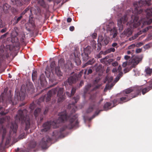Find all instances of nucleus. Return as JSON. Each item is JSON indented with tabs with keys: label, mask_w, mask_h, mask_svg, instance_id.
I'll return each instance as SVG.
<instances>
[{
	"label": "nucleus",
	"mask_w": 152,
	"mask_h": 152,
	"mask_svg": "<svg viewBox=\"0 0 152 152\" xmlns=\"http://www.w3.org/2000/svg\"><path fill=\"white\" fill-rule=\"evenodd\" d=\"M133 91L132 88H129L124 90L121 94V96L119 99L118 103L122 104L136 97Z\"/></svg>",
	"instance_id": "obj_4"
},
{
	"label": "nucleus",
	"mask_w": 152,
	"mask_h": 152,
	"mask_svg": "<svg viewBox=\"0 0 152 152\" xmlns=\"http://www.w3.org/2000/svg\"><path fill=\"white\" fill-rule=\"evenodd\" d=\"M41 109L40 108H37L35 110L34 114L36 118L39 114L41 112Z\"/></svg>",
	"instance_id": "obj_34"
},
{
	"label": "nucleus",
	"mask_w": 152,
	"mask_h": 152,
	"mask_svg": "<svg viewBox=\"0 0 152 152\" xmlns=\"http://www.w3.org/2000/svg\"><path fill=\"white\" fill-rule=\"evenodd\" d=\"M29 22L33 27H34L35 26L34 21L32 17H31L29 18Z\"/></svg>",
	"instance_id": "obj_42"
},
{
	"label": "nucleus",
	"mask_w": 152,
	"mask_h": 152,
	"mask_svg": "<svg viewBox=\"0 0 152 152\" xmlns=\"http://www.w3.org/2000/svg\"><path fill=\"white\" fill-rule=\"evenodd\" d=\"M8 34V33L7 32L6 33L4 34L3 35H2L0 37V39H3L5 38L6 37L7 35Z\"/></svg>",
	"instance_id": "obj_51"
},
{
	"label": "nucleus",
	"mask_w": 152,
	"mask_h": 152,
	"mask_svg": "<svg viewBox=\"0 0 152 152\" xmlns=\"http://www.w3.org/2000/svg\"><path fill=\"white\" fill-rule=\"evenodd\" d=\"M40 83L42 86H45L46 84V81L45 80V75L43 74H42L39 78Z\"/></svg>",
	"instance_id": "obj_20"
},
{
	"label": "nucleus",
	"mask_w": 152,
	"mask_h": 152,
	"mask_svg": "<svg viewBox=\"0 0 152 152\" xmlns=\"http://www.w3.org/2000/svg\"><path fill=\"white\" fill-rule=\"evenodd\" d=\"M117 70L119 73L115 78V81L116 82H118L123 75V73L121 71L122 67L120 65L118 66Z\"/></svg>",
	"instance_id": "obj_18"
},
{
	"label": "nucleus",
	"mask_w": 152,
	"mask_h": 152,
	"mask_svg": "<svg viewBox=\"0 0 152 152\" xmlns=\"http://www.w3.org/2000/svg\"><path fill=\"white\" fill-rule=\"evenodd\" d=\"M4 26V25L2 21L0 19V28H2Z\"/></svg>",
	"instance_id": "obj_55"
},
{
	"label": "nucleus",
	"mask_w": 152,
	"mask_h": 152,
	"mask_svg": "<svg viewBox=\"0 0 152 152\" xmlns=\"http://www.w3.org/2000/svg\"><path fill=\"white\" fill-rule=\"evenodd\" d=\"M28 111L26 109L23 110H19L18 112V114L15 117V122L14 123H11L10 128L11 131H13L14 133H16L18 126L16 122H19L21 121L22 123H25L26 125L25 130L27 131L30 128V119L27 115ZM11 130H10L11 132Z\"/></svg>",
	"instance_id": "obj_3"
},
{
	"label": "nucleus",
	"mask_w": 152,
	"mask_h": 152,
	"mask_svg": "<svg viewBox=\"0 0 152 152\" xmlns=\"http://www.w3.org/2000/svg\"><path fill=\"white\" fill-rule=\"evenodd\" d=\"M105 80H106V81H108V82L109 83H110L113 81V77H106Z\"/></svg>",
	"instance_id": "obj_43"
},
{
	"label": "nucleus",
	"mask_w": 152,
	"mask_h": 152,
	"mask_svg": "<svg viewBox=\"0 0 152 152\" xmlns=\"http://www.w3.org/2000/svg\"><path fill=\"white\" fill-rule=\"evenodd\" d=\"M77 79V74H75L73 76L70 77L68 79V82L70 85L76 82Z\"/></svg>",
	"instance_id": "obj_16"
},
{
	"label": "nucleus",
	"mask_w": 152,
	"mask_h": 152,
	"mask_svg": "<svg viewBox=\"0 0 152 152\" xmlns=\"http://www.w3.org/2000/svg\"><path fill=\"white\" fill-rule=\"evenodd\" d=\"M118 100L119 99H114L112 101V102L113 104V106L112 107L115 106L118 104Z\"/></svg>",
	"instance_id": "obj_40"
},
{
	"label": "nucleus",
	"mask_w": 152,
	"mask_h": 152,
	"mask_svg": "<svg viewBox=\"0 0 152 152\" xmlns=\"http://www.w3.org/2000/svg\"><path fill=\"white\" fill-rule=\"evenodd\" d=\"M9 112V110H7L4 111H1L0 113V114L2 115H4L7 114Z\"/></svg>",
	"instance_id": "obj_46"
},
{
	"label": "nucleus",
	"mask_w": 152,
	"mask_h": 152,
	"mask_svg": "<svg viewBox=\"0 0 152 152\" xmlns=\"http://www.w3.org/2000/svg\"><path fill=\"white\" fill-rule=\"evenodd\" d=\"M150 1H139L138 2L134 3L135 7L133 13L134 14L131 16V23L134 28L139 26L141 27L146 24H150L152 23V8H149L144 10L140 8L146 5H150Z\"/></svg>",
	"instance_id": "obj_1"
},
{
	"label": "nucleus",
	"mask_w": 152,
	"mask_h": 152,
	"mask_svg": "<svg viewBox=\"0 0 152 152\" xmlns=\"http://www.w3.org/2000/svg\"><path fill=\"white\" fill-rule=\"evenodd\" d=\"M102 44L101 43H98L97 44V50L98 51H99L102 48Z\"/></svg>",
	"instance_id": "obj_48"
},
{
	"label": "nucleus",
	"mask_w": 152,
	"mask_h": 152,
	"mask_svg": "<svg viewBox=\"0 0 152 152\" xmlns=\"http://www.w3.org/2000/svg\"><path fill=\"white\" fill-rule=\"evenodd\" d=\"M95 62V60L94 58H91L85 64L83 65L82 66L83 68H84L86 66L92 65Z\"/></svg>",
	"instance_id": "obj_21"
},
{
	"label": "nucleus",
	"mask_w": 152,
	"mask_h": 152,
	"mask_svg": "<svg viewBox=\"0 0 152 152\" xmlns=\"http://www.w3.org/2000/svg\"><path fill=\"white\" fill-rule=\"evenodd\" d=\"M147 84H148L149 85L148 86V88H149L150 89V90L152 89V80L151 81L149 82Z\"/></svg>",
	"instance_id": "obj_47"
},
{
	"label": "nucleus",
	"mask_w": 152,
	"mask_h": 152,
	"mask_svg": "<svg viewBox=\"0 0 152 152\" xmlns=\"http://www.w3.org/2000/svg\"><path fill=\"white\" fill-rule=\"evenodd\" d=\"M80 98V97L79 96L77 95L75 97H74L73 98V99L75 101V102H72L71 104L73 106H74L75 107V104L79 100Z\"/></svg>",
	"instance_id": "obj_36"
},
{
	"label": "nucleus",
	"mask_w": 152,
	"mask_h": 152,
	"mask_svg": "<svg viewBox=\"0 0 152 152\" xmlns=\"http://www.w3.org/2000/svg\"><path fill=\"white\" fill-rule=\"evenodd\" d=\"M115 51V49L113 48H111L109 49H107L106 51V52L107 53H109L111 52H114Z\"/></svg>",
	"instance_id": "obj_41"
},
{
	"label": "nucleus",
	"mask_w": 152,
	"mask_h": 152,
	"mask_svg": "<svg viewBox=\"0 0 152 152\" xmlns=\"http://www.w3.org/2000/svg\"><path fill=\"white\" fill-rule=\"evenodd\" d=\"M37 143L35 141H31L30 144V148H34L36 146Z\"/></svg>",
	"instance_id": "obj_37"
},
{
	"label": "nucleus",
	"mask_w": 152,
	"mask_h": 152,
	"mask_svg": "<svg viewBox=\"0 0 152 152\" xmlns=\"http://www.w3.org/2000/svg\"><path fill=\"white\" fill-rule=\"evenodd\" d=\"M95 105H93L92 106H90L87 110V113H89L93 111Z\"/></svg>",
	"instance_id": "obj_39"
},
{
	"label": "nucleus",
	"mask_w": 152,
	"mask_h": 152,
	"mask_svg": "<svg viewBox=\"0 0 152 152\" xmlns=\"http://www.w3.org/2000/svg\"><path fill=\"white\" fill-rule=\"evenodd\" d=\"M99 81L100 80L99 79H97L94 81L93 83L94 85L97 84L94 88L92 87L91 84H88L85 86L84 91V93H88L90 94V91H94L99 88L101 86V85L98 84Z\"/></svg>",
	"instance_id": "obj_8"
},
{
	"label": "nucleus",
	"mask_w": 152,
	"mask_h": 152,
	"mask_svg": "<svg viewBox=\"0 0 152 152\" xmlns=\"http://www.w3.org/2000/svg\"><path fill=\"white\" fill-rule=\"evenodd\" d=\"M13 4L16 5L17 7H20L23 5V1H11Z\"/></svg>",
	"instance_id": "obj_29"
},
{
	"label": "nucleus",
	"mask_w": 152,
	"mask_h": 152,
	"mask_svg": "<svg viewBox=\"0 0 152 152\" xmlns=\"http://www.w3.org/2000/svg\"><path fill=\"white\" fill-rule=\"evenodd\" d=\"M57 88L52 89L49 91L47 93L46 95H44L41 96L39 99H38L37 103L40 105V103L43 102L45 99L46 102H48L50 101L51 99V97L53 94L56 93Z\"/></svg>",
	"instance_id": "obj_6"
},
{
	"label": "nucleus",
	"mask_w": 152,
	"mask_h": 152,
	"mask_svg": "<svg viewBox=\"0 0 152 152\" xmlns=\"http://www.w3.org/2000/svg\"><path fill=\"white\" fill-rule=\"evenodd\" d=\"M97 36V34L96 33H94L93 34L92 37L93 39H95L96 38Z\"/></svg>",
	"instance_id": "obj_63"
},
{
	"label": "nucleus",
	"mask_w": 152,
	"mask_h": 152,
	"mask_svg": "<svg viewBox=\"0 0 152 152\" xmlns=\"http://www.w3.org/2000/svg\"><path fill=\"white\" fill-rule=\"evenodd\" d=\"M37 77V72L36 71H34L32 74V80L34 82L36 81Z\"/></svg>",
	"instance_id": "obj_32"
},
{
	"label": "nucleus",
	"mask_w": 152,
	"mask_h": 152,
	"mask_svg": "<svg viewBox=\"0 0 152 152\" xmlns=\"http://www.w3.org/2000/svg\"><path fill=\"white\" fill-rule=\"evenodd\" d=\"M58 65L59 67H63L65 65V61L64 59L63 58H60L58 60Z\"/></svg>",
	"instance_id": "obj_23"
},
{
	"label": "nucleus",
	"mask_w": 152,
	"mask_h": 152,
	"mask_svg": "<svg viewBox=\"0 0 152 152\" xmlns=\"http://www.w3.org/2000/svg\"><path fill=\"white\" fill-rule=\"evenodd\" d=\"M6 49L7 52L8 50H10V46L9 45H6L5 48L4 45H2L0 47V67L1 66V58H8L9 57V54L8 53L4 52V50Z\"/></svg>",
	"instance_id": "obj_7"
},
{
	"label": "nucleus",
	"mask_w": 152,
	"mask_h": 152,
	"mask_svg": "<svg viewBox=\"0 0 152 152\" xmlns=\"http://www.w3.org/2000/svg\"><path fill=\"white\" fill-rule=\"evenodd\" d=\"M118 44L116 42L113 43L112 45V46L113 47H115L117 48L118 47L117 46Z\"/></svg>",
	"instance_id": "obj_59"
},
{
	"label": "nucleus",
	"mask_w": 152,
	"mask_h": 152,
	"mask_svg": "<svg viewBox=\"0 0 152 152\" xmlns=\"http://www.w3.org/2000/svg\"><path fill=\"white\" fill-rule=\"evenodd\" d=\"M25 94L24 92L21 91L20 92L16 93L14 100L12 99L11 97L9 98L7 101V102L12 103L13 105H15L20 100H23L24 99Z\"/></svg>",
	"instance_id": "obj_5"
},
{
	"label": "nucleus",
	"mask_w": 152,
	"mask_h": 152,
	"mask_svg": "<svg viewBox=\"0 0 152 152\" xmlns=\"http://www.w3.org/2000/svg\"><path fill=\"white\" fill-rule=\"evenodd\" d=\"M98 40L101 42V43L103 45H107L109 42V38L107 37H103L102 36H99L98 37Z\"/></svg>",
	"instance_id": "obj_14"
},
{
	"label": "nucleus",
	"mask_w": 152,
	"mask_h": 152,
	"mask_svg": "<svg viewBox=\"0 0 152 152\" xmlns=\"http://www.w3.org/2000/svg\"><path fill=\"white\" fill-rule=\"evenodd\" d=\"M112 65L113 66H115L118 65V63L117 62L115 61L112 63Z\"/></svg>",
	"instance_id": "obj_61"
},
{
	"label": "nucleus",
	"mask_w": 152,
	"mask_h": 152,
	"mask_svg": "<svg viewBox=\"0 0 152 152\" xmlns=\"http://www.w3.org/2000/svg\"><path fill=\"white\" fill-rule=\"evenodd\" d=\"M7 30V29L6 28H5L2 29L0 31V32L2 33H3L5 32Z\"/></svg>",
	"instance_id": "obj_54"
},
{
	"label": "nucleus",
	"mask_w": 152,
	"mask_h": 152,
	"mask_svg": "<svg viewBox=\"0 0 152 152\" xmlns=\"http://www.w3.org/2000/svg\"><path fill=\"white\" fill-rule=\"evenodd\" d=\"M142 59L138 56H136L132 60V63L133 65L135 66L137 65L139 62L141 61Z\"/></svg>",
	"instance_id": "obj_19"
},
{
	"label": "nucleus",
	"mask_w": 152,
	"mask_h": 152,
	"mask_svg": "<svg viewBox=\"0 0 152 152\" xmlns=\"http://www.w3.org/2000/svg\"><path fill=\"white\" fill-rule=\"evenodd\" d=\"M142 49L140 48H137L136 49V53H139L141 52Z\"/></svg>",
	"instance_id": "obj_58"
},
{
	"label": "nucleus",
	"mask_w": 152,
	"mask_h": 152,
	"mask_svg": "<svg viewBox=\"0 0 152 152\" xmlns=\"http://www.w3.org/2000/svg\"><path fill=\"white\" fill-rule=\"evenodd\" d=\"M136 47V45L135 44H133L128 47V49H131L133 48Z\"/></svg>",
	"instance_id": "obj_53"
},
{
	"label": "nucleus",
	"mask_w": 152,
	"mask_h": 152,
	"mask_svg": "<svg viewBox=\"0 0 152 152\" xmlns=\"http://www.w3.org/2000/svg\"><path fill=\"white\" fill-rule=\"evenodd\" d=\"M38 3H41L42 4H41V5L44 7H46V5L44 1H38Z\"/></svg>",
	"instance_id": "obj_49"
},
{
	"label": "nucleus",
	"mask_w": 152,
	"mask_h": 152,
	"mask_svg": "<svg viewBox=\"0 0 152 152\" xmlns=\"http://www.w3.org/2000/svg\"><path fill=\"white\" fill-rule=\"evenodd\" d=\"M102 110H99L98 111H96L95 113L92 116V117L91 118V119H92L94 118L96 115H98V114L100 113V112L101 111H102Z\"/></svg>",
	"instance_id": "obj_45"
},
{
	"label": "nucleus",
	"mask_w": 152,
	"mask_h": 152,
	"mask_svg": "<svg viewBox=\"0 0 152 152\" xmlns=\"http://www.w3.org/2000/svg\"><path fill=\"white\" fill-rule=\"evenodd\" d=\"M17 16H15L14 18V20H15V21L13 23L14 24H17L22 19V16L21 15L17 19Z\"/></svg>",
	"instance_id": "obj_35"
},
{
	"label": "nucleus",
	"mask_w": 152,
	"mask_h": 152,
	"mask_svg": "<svg viewBox=\"0 0 152 152\" xmlns=\"http://www.w3.org/2000/svg\"><path fill=\"white\" fill-rule=\"evenodd\" d=\"M24 135L25 133L24 132H23L19 136L18 138L20 139H22L24 138Z\"/></svg>",
	"instance_id": "obj_50"
},
{
	"label": "nucleus",
	"mask_w": 152,
	"mask_h": 152,
	"mask_svg": "<svg viewBox=\"0 0 152 152\" xmlns=\"http://www.w3.org/2000/svg\"><path fill=\"white\" fill-rule=\"evenodd\" d=\"M102 67V65L101 64H99L98 65L97 64H96L93 67V69L95 70L96 72H98L100 71Z\"/></svg>",
	"instance_id": "obj_26"
},
{
	"label": "nucleus",
	"mask_w": 152,
	"mask_h": 152,
	"mask_svg": "<svg viewBox=\"0 0 152 152\" xmlns=\"http://www.w3.org/2000/svg\"><path fill=\"white\" fill-rule=\"evenodd\" d=\"M110 24L113 25V27H110V25L109 24L107 27V30L110 31V35H113V38H115L117 35V30L116 27L114 26V23H111Z\"/></svg>",
	"instance_id": "obj_13"
},
{
	"label": "nucleus",
	"mask_w": 152,
	"mask_h": 152,
	"mask_svg": "<svg viewBox=\"0 0 152 152\" xmlns=\"http://www.w3.org/2000/svg\"><path fill=\"white\" fill-rule=\"evenodd\" d=\"M91 47L90 46H88L84 49L83 53L89 54L91 53Z\"/></svg>",
	"instance_id": "obj_33"
},
{
	"label": "nucleus",
	"mask_w": 152,
	"mask_h": 152,
	"mask_svg": "<svg viewBox=\"0 0 152 152\" xmlns=\"http://www.w3.org/2000/svg\"><path fill=\"white\" fill-rule=\"evenodd\" d=\"M55 73L58 76H60L62 75V73L60 70V67H56L55 69Z\"/></svg>",
	"instance_id": "obj_28"
},
{
	"label": "nucleus",
	"mask_w": 152,
	"mask_h": 152,
	"mask_svg": "<svg viewBox=\"0 0 152 152\" xmlns=\"http://www.w3.org/2000/svg\"><path fill=\"white\" fill-rule=\"evenodd\" d=\"M55 66H56V64H55V61H52L51 63L50 64V65L51 70L52 72H53V70H54V68H55V67H56Z\"/></svg>",
	"instance_id": "obj_38"
},
{
	"label": "nucleus",
	"mask_w": 152,
	"mask_h": 152,
	"mask_svg": "<svg viewBox=\"0 0 152 152\" xmlns=\"http://www.w3.org/2000/svg\"><path fill=\"white\" fill-rule=\"evenodd\" d=\"M92 72V70L91 69H89L88 70V72L87 73V75L91 74Z\"/></svg>",
	"instance_id": "obj_62"
},
{
	"label": "nucleus",
	"mask_w": 152,
	"mask_h": 152,
	"mask_svg": "<svg viewBox=\"0 0 152 152\" xmlns=\"http://www.w3.org/2000/svg\"><path fill=\"white\" fill-rule=\"evenodd\" d=\"M59 116L58 119L55 120L53 121H48L44 124L43 125V128L41 130L42 132H46L50 129V127L52 126L54 128L58 127L61 125L62 123L67 121L68 124L67 125L61 128L60 130V132L64 131L66 129H71L74 127L77 126L78 122L77 119V115H73L71 114L68 115L66 112L64 111L58 114Z\"/></svg>",
	"instance_id": "obj_2"
},
{
	"label": "nucleus",
	"mask_w": 152,
	"mask_h": 152,
	"mask_svg": "<svg viewBox=\"0 0 152 152\" xmlns=\"http://www.w3.org/2000/svg\"><path fill=\"white\" fill-rule=\"evenodd\" d=\"M145 72L147 75L151 76L152 73V69L150 68L149 67H146Z\"/></svg>",
	"instance_id": "obj_27"
},
{
	"label": "nucleus",
	"mask_w": 152,
	"mask_h": 152,
	"mask_svg": "<svg viewBox=\"0 0 152 152\" xmlns=\"http://www.w3.org/2000/svg\"><path fill=\"white\" fill-rule=\"evenodd\" d=\"M76 90V88L75 87H73L72 88L71 94H69V92H66V94L69 97H71L72 96H73L75 93Z\"/></svg>",
	"instance_id": "obj_30"
},
{
	"label": "nucleus",
	"mask_w": 152,
	"mask_h": 152,
	"mask_svg": "<svg viewBox=\"0 0 152 152\" xmlns=\"http://www.w3.org/2000/svg\"><path fill=\"white\" fill-rule=\"evenodd\" d=\"M10 6L7 4H4L3 7L0 6V13H2L4 12L5 13H7L10 10Z\"/></svg>",
	"instance_id": "obj_15"
},
{
	"label": "nucleus",
	"mask_w": 152,
	"mask_h": 152,
	"mask_svg": "<svg viewBox=\"0 0 152 152\" xmlns=\"http://www.w3.org/2000/svg\"><path fill=\"white\" fill-rule=\"evenodd\" d=\"M50 141V138L48 136H46L42 139L39 145L42 148H47L48 143Z\"/></svg>",
	"instance_id": "obj_11"
},
{
	"label": "nucleus",
	"mask_w": 152,
	"mask_h": 152,
	"mask_svg": "<svg viewBox=\"0 0 152 152\" xmlns=\"http://www.w3.org/2000/svg\"><path fill=\"white\" fill-rule=\"evenodd\" d=\"M81 56H82L83 61H87L89 58L88 54H86L85 53H82Z\"/></svg>",
	"instance_id": "obj_31"
},
{
	"label": "nucleus",
	"mask_w": 152,
	"mask_h": 152,
	"mask_svg": "<svg viewBox=\"0 0 152 152\" xmlns=\"http://www.w3.org/2000/svg\"><path fill=\"white\" fill-rule=\"evenodd\" d=\"M83 70H82L78 74H77V78H78L80 77L83 74Z\"/></svg>",
	"instance_id": "obj_52"
},
{
	"label": "nucleus",
	"mask_w": 152,
	"mask_h": 152,
	"mask_svg": "<svg viewBox=\"0 0 152 152\" xmlns=\"http://www.w3.org/2000/svg\"><path fill=\"white\" fill-rule=\"evenodd\" d=\"M35 107V105L34 102H33L30 104L29 108L31 110H32L34 109Z\"/></svg>",
	"instance_id": "obj_44"
},
{
	"label": "nucleus",
	"mask_w": 152,
	"mask_h": 152,
	"mask_svg": "<svg viewBox=\"0 0 152 152\" xmlns=\"http://www.w3.org/2000/svg\"><path fill=\"white\" fill-rule=\"evenodd\" d=\"M5 121V119L4 118H0V124L1 126V129L3 130V134L2 135V143H3L4 139L6 133V129L4 128L2 125V124Z\"/></svg>",
	"instance_id": "obj_17"
},
{
	"label": "nucleus",
	"mask_w": 152,
	"mask_h": 152,
	"mask_svg": "<svg viewBox=\"0 0 152 152\" xmlns=\"http://www.w3.org/2000/svg\"><path fill=\"white\" fill-rule=\"evenodd\" d=\"M54 5H58V4L60 2V1H54Z\"/></svg>",
	"instance_id": "obj_60"
},
{
	"label": "nucleus",
	"mask_w": 152,
	"mask_h": 152,
	"mask_svg": "<svg viewBox=\"0 0 152 152\" xmlns=\"http://www.w3.org/2000/svg\"><path fill=\"white\" fill-rule=\"evenodd\" d=\"M132 34V31L131 29L130 28H128L127 29H125L122 33V34L123 35H125L127 37H129Z\"/></svg>",
	"instance_id": "obj_22"
},
{
	"label": "nucleus",
	"mask_w": 152,
	"mask_h": 152,
	"mask_svg": "<svg viewBox=\"0 0 152 152\" xmlns=\"http://www.w3.org/2000/svg\"><path fill=\"white\" fill-rule=\"evenodd\" d=\"M72 55H74L75 56V58L74 60L76 64L77 65H80L81 64V61L79 58L77 56H76L75 53L72 54Z\"/></svg>",
	"instance_id": "obj_25"
},
{
	"label": "nucleus",
	"mask_w": 152,
	"mask_h": 152,
	"mask_svg": "<svg viewBox=\"0 0 152 152\" xmlns=\"http://www.w3.org/2000/svg\"><path fill=\"white\" fill-rule=\"evenodd\" d=\"M55 88H57L56 93L55 94H53L52 96L55 95L57 91V96L58 97V102H63L65 99V96L63 95L64 88H56L53 89Z\"/></svg>",
	"instance_id": "obj_10"
},
{
	"label": "nucleus",
	"mask_w": 152,
	"mask_h": 152,
	"mask_svg": "<svg viewBox=\"0 0 152 152\" xmlns=\"http://www.w3.org/2000/svg\"><path fill=\"white\" fill-rule=\"evenodd\" d=\"M49 110V108L48 107H46L45 109V111L44 112V114L45 115L48 113Z\"/></svg>",
	"instance_id": "obj_57"
},
{
	"label": "nucleus",
	"mask_w": 152,
	"mask_h": 152,
	"mask_svg": "<svg viewBox=\"0 0 152 152\" xmlns=\"http://www.w3.org/2000/svg\"><path fill=\"white\" fill-rule=\"evenodd\" d=\"M143 44L142 42H140L139 43H137L136 45V47H140V46H141L143 45Z\"/></svg>",
	"instance_id": "obj_56"
},
{
	"label": "nucleus",
	"mask_w": 152,
	"mask_h": 152,
	"mask_svg": "<svg viewBox=\"0 0 152 152\" xmlns=\"http://www.w3.org/2000/svg\"><path fill=\"white\" fill-rule=\"evenodd\" d=\"M127 19L128 18L127 17V15H125L119 19L118 20V26L119 27V29L120 31H121L123 29V26L122 23H123L124 24L126 23L127 20Z\"/></svg>",
	"instance_id": "obj_12"
},
{
	"label": "nucleus",
	"mask_w": 152,
	"mask_h": 152,
	"mask_svg": "<svg viewBox=\"0 0 152 152\" xmlns=\"http://www.w3.org/2000/svg\"><path fill=\"white\" fill-rule=\"evenodd\" d=\"M112 71L113 73H117L118 70L116 68H114L113 69Z\"/></svg>",
	"instance_id": "obj_64"
},
{
	"label": "nucleus",
	"mask_w": 152,
	"mask_h": 152,
	"mask_svg": "<svg viewBox=\"0 0 152 152\" xmlns=\"http://www.w3.org/2000/svg\"><path fill=\"white\" fill-rule=\"evenodd\" d=\"M112 105V103L107 102L104 104L103 107L104 110L107 111L109 109L111 108L110 107Z\"/></svg>",
	"instance_id": "obj_24"
},
{
	"label": "nucleus",
	"mask_w": 152,
	"mask_h": 152,
	"mask_svg": "<svg viewBox=\"0 0 152 152\" xmlns=\"http://www.w3.org/2000/svg\"><path fill=\"white\" fill-rule=\"evenodd\" d=\"M132 89L133 90V92L134 93V94L136 96V97L139 94L140 95L141 92H142V94L143 95H144L150 90V88H148V87L145 88L138 87L132 88Z\"/></svg>",
	"instance_id": "obj_9"
}]
</instances>
